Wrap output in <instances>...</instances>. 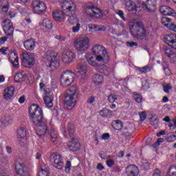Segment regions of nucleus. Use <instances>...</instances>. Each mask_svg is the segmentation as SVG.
I'll return each instance as SVG.
<instances>
[{
    "label": "nucleus",
    "mask_w": 176,
    "mask_h": 176,
    "mask_svg": "<svg viewBox=\"0 0 176 176\" xmlns=\"http://www.w3.org/2000/svg\"><path fill=\"white\" fill-rule=\"evenodd\" d=\"M94 83L96 85H101L102 83L103 78L100 74H95L93 76Z\"/></svg>",
    "instance_id": "nucleus-36"
},
{
    "label": "nucleus",
    "mask_w": 176,
    "mask_h": 176,
    "mask_svg": "<svg viewBox=\"0 0 176 176\" xmlns=\"http://www.w3.org/2000/svg\"><path fill=\"white\" fill-rule=\"evenodd\" d=\"M126 45L130 47H134V46H138V43L135 42H126Z\"/></svg>",
    "instance_id": "nucleus-56"
},
{
    "label": "nucleus",
    "mask_w": 176,
    "mask_h": 176,
    "mask_svg": "<svg viewBox=\"0 0 176 176\" xmlns=\"http://www.w3.org/2000/svg\"><path fill=\"white\" fill-rule=\"evenodd\" d=\"M130 32L132 35H134L137 39H144L145 36H148L149 35V30H145V26L144 25V23L141 21H138L135 23V25L130 28Z\"/></svg>",
    "instance_id": "nucleus-4"
},
{
    "label": "nucleus",
    "mask_w": 176,
    "mask_h": 176,
    "mask_svg": "<svg viewBox=\"0 0 176 176\" xmlns=\"http://www.w3.org/2000/svg\"><path fill=\"white\" fill-rule=\"evenodd\" d=\"M63 134L67 138H68V135L72 138V140L67 144L68 148L70 151L76 152V151H79V149H80V144H79V141L78 139L74 138V134H75V125L69 123L67 126V130L65 131Z\"/></svg>",
    "instance_id": "nucleus-3"
},
{
    "label": "nucleus",
    "mask_w": 176,
    "mask_h": 176,
    "mask_svg": "<svg viewBox=\"0 0 176 176\" xmlns=\"http://www.w3.org/2000/svg\"><path fill=\"white\" fill-rule=\"evenodd\" d=\"M62 8L63 10H68L69 12H75L76 6L72 0H65L63 4Z\"/></svg>",
    "instance_id": "nucleus-19"
},
{
    "label": "nucleus",
    "mask_w": 176,
    "mask_h": 176,
    "mask_svg": "<svg viewBox=\"0 0 176 176\" xmlns=\"http://www.w3.org/2000/svg\"><path fill=\"white\" fill-rule=\"evenodd\" d=\"M2 25L5 34L8 36H12L13 32H14V28H13V23L9 19H4L2 22Z\"/></svg>",
    "instance_id": "nucleus-13"
},
{
    "label": "nucleus",
    "mask_w": 176,
    "mask_h": 176,
    "mask_svg": "<svg viewBox=\"0 0 176 176\" xmlns=\"http://www.w3.org/2000/svg\"><path fill=\"white\" fill-rule=\"evenodd\" d=\"M166 28L168 30H170V31H174L176 32V25L170 22L168 25H166Z\"/></svg>",
    "instance_id": "nucleus-42"
},
{
    "label": "nucleus",
    "mask_w": 176,
    "mask_h": 176,
    "mask_svg": "<svg viewBox=\"0 0 176 176\" xmlns=\"http://www.w3.org/2000/svg\"><path fill=\"white\" fill-rule=\"evenodd\" d=\"M163 50L165 52L166 56L168 57L169 58H173L174 60H176V54L173 52V50L171 48H169L167 46H164Z\"/></svg>",
    "instance_id": "nucleus-24"
},
{
    "label": "nucleus",
    "mask_w": 176,
    "mask_h": 176,
    "mask_svg": "<svg viewBox=\"0 0 176 176\" xmlns=\"http://www.w3.org/2000/svg\"><path fill=\"white\" fill-rule=\"evenodd\" d=\"M18 138H25V135H27V130L23 126H21L17 129Z\"/></svg>",
    "instance_id": "nucleus-29"
},
{
    "label": "nucleus",
    "mask_w": 176,
    "mask_h": 176,
    "mask_svg": "<svg viewBox=\"0 0 176 176\" xmlns=\"http://www.w3.org/2000/svg\"><path fill=\"white\" fill-rule=\"evenodd\" d=\"M46 67L58 68L60 60H57V53L54 51H47L44 58Z\"/></svg>",
    "instance_id": "nucleus-6"
},
{
    "label": "nucleus",
    "mask_w": 176,
    "mask_h": 176,
    "mask_svg": "<svg viewBox=\"0 0 176 176\" xmlns=\"http://www.w3.org/2000/svg\"><path fill=\"white\" fill-rule=\"evenodd\" d=\"M99 156L100 157H101L102 160H105V159H107V153H105V151H100L99 153Z\"/></svg>",
    "instance_id": "nucleus-53"
},
{
    "label": "nucleus",
    "mask_w": 176,
    "mask_h": 176,
    "mask_svg": "<svg viewBox=\"0 0 176 176\" xmlns=\"http://www.w3.org/2000/svg\"><path fill=\"white\" fill-rule=\"evenodd\" d=\"M25 101V96L23 95L19 98V102H20V104H24Z\"/></svg>",
    "instance_id": "nucleus-62"
},
{
    "label": "nucleus",
    "mask_w": 176,
    "mask_h": 176,
    "mask_svg": "<svg viewBox=\"0 0 176 176\" xmlns=\"http://www.w3.org/2000/svg\"><path fill=\"white\" fill-rule=\"evenodd\" d=\"M25 78H27L25 74L23 73H18L14 76V81L16 82V83H20V82H23Z\"/></svg>",
    "instance_id": "nucleus-32"
},
{
    "label": "nucleus",
    "mask_w": 176,
    "mask_h": 176,
    "mask_svg": "<svg viewBox=\"0 0 176 176\" xmlns=\"http://www.w3.org/2000/svg\"><path fill=\"white\" fill-rule=\"evenodd\" d=\"M92 52L94 56H96L97 61H99V63H108L109 56L104 47L100 45H94L92 48Z\"/></svg>",
    "instance_id": "nucleus-5"
},
{
    "label": "nucleus",
    "mask_w": 176,
    "mask_h": 176,
    "mask_svg": "<svg viewBox=\"0 0 176 176\" xmlns=\"http://www.w3.org/2000/svg\"><path fill=\"white\" fill-rule=\"evenodd\" d=\"M109 137H111V135H109V133H104V134L102 135V140H108V139L109 138Z\"/></svg>",
    "instance_id": "nucleus-64"
},
{
    "label": "nucleus",
    "mask_w": 176,
    "mask_h": 176,
    "mask_svg": "<svg viewBox=\"0 0 176 176\" xmlns=\"http://www.w3.org/2000/svg\"><path fill=\"white\" fill-rule=\"evenodd\" d=\"M71 171V162L67 161L65 165V172L69 173Z\"/></svg>",
    "instance_id": "nucleus-50"
},
{
    "label": "nucleus",
    "mask_w": 176,
    "mask_h": 176,
    "mask_svg": "<svg viewBox=\"0 0 176 176\" xmlns=\"http://www.w3.org/2000/svg\"><path fill=\"white\" fill-rule=\"evenodd\" d=\"M9 50V47H3L1 49L0 48V53H2V54H4V56H6V52Z\"/></svg>",
    "instance_id": "nucleus-54"
},
{
    "label": "nucleus",
    "mask_w": 176,
    "mask_h": 176,
    "mask_svg": "<svg viewBox=\"0 0 176 176\" xmlns=\"http://www.w3.org/2000/svg\"><path fill=\"white\" fill-rule=\"evenodd\" d=\"M9 61L12 64L14 68H19V56H17V54H11L9 58Z\"/></svg>",
    "instance_id": "nucleus-22"
},
{
    "label": "nucleus",
    "mask_w": 176,
    "mask_h": 176,
    "mask_svg": "<svg viewBox=\"0 0 176 176\" xmlns=\"http://www.w3.org/2000/svg\"><path fill=\"white\" fill-rule=\"evenodd\" d=\"M153 176H162V172H160V170H159V168H156L154 171Z\"/></svg>",
    "instance_id": "nucleus-58"
},
{
    "label": "nucleus",
    "mask_w": 176,
    "mask_h": 176,
    "mask_svg": "<svg viewBox=\"0 0 176 176\" xmlns=\"http://www.w3.org/2000/svg\"><path fill=\"white\" fill-rule=\"evenodd\" d=\"M164 42L173 49L176 50V34H167L164 37Z\"/></svg>",
    "instance_id": "nucleus-14"
},
{
    "label": "nucleus",
    "mask_w": 176,
    "mask_h": 176,
    "mask_svg": "<svg viewBox=\"0 0 176 176\" xmlns=\"http://www.w3.org/2000/svg\"><path fill=\"white\" fill-rule=\"evenodd\" d=\"M0 176H10L8 170H0Z\"/></svg>",
    "instance_id": "nucleus-59"
},
{
    "label": "nucleus",
    "mask_w": 176,
    "mask_h": 176,
    "mask_svg": "<svg viewBox=\"0 0 176 176\" xmlns=\"http://www.w3.org/2000/svg\"><path fill=\"white\" fill-rule=\"evenodd\" d=\"M22 65L31 68L35 65V58L32 54H23L22 57Z\"/></svg>",
    "instance_id": "nucleus-11"
},
{
    "label": "nucleus",
    "mask_w": 176,
    "mask_h": 176,
    "mask_svg": "<svg viewBox=\"0 0 176 176\" xmlns=\"http://www.w3.org/2000/svg\"><path fill=\"white\" fill-rule=\"evenodd\" d=\"M118 100V98L116 97V95L111 94L108 96V100L113 104V102H115V100Z\"/></svg>",
    "instance_id": "nucleus-43"
},
{
    "label": "nucleus",
    "mask_w": 176,
    "mask_h": 176,
    "mask_svg": "<svg viewBox=\"0 0 176 176\" xmlns=\"http://www.w3.org/2000/svg\"><path fill=\"white\" fill-rule=\"evenodd\" d=\"M10 120H12L10 116H3L0 119V124L1 126H7L10 122Z\"/></svg>",
    "instance_id": "nucleus-28"
},
{
    "label": "nucleus",
    "mask_w": 176,
    "mask_h": 176,
    "mask_svg": "<svg viewBox=\"0 0 176 176\" xmlns=\"http://www.w3.org/2000/svg\"><path fill=\"white\" fill-rule=\"evenodd\" d=\"M162 67H163V68H164V71H166V69L167 71H169V69H168V65L167 64V63L163 62V63H162Z\"/></svg>",
    "instance_id": "nucleus-63"
},
{
    "label": "nucleus",
    "mask_w": 176,
    "mask_h": 176,
    "mask_svg": "<svg viewBox=\"0 0 176 176\" xmlns=\"http://www.w3.org/2000/svg\"><path fill=\"white\" fill-rule=\"evenodd\" d=\"M29 116L30 122L34 126H39L37 134L39 137H43L47 131V120L43 118V111L37 104H33L29 109Z\"/></svg>",
    "instance_id": "nucleus-1"
},
{
    "label": "nucleus",
    "mask_w": 176,
    "mask_h": 176,
    "mask_svg": "<svg viewBox=\"0 0 176 176\" xmlns=\"http://www.w3.org/2000/svg\"><path fill=\"white\" fill-rule=\"evenodd\" d=\"M85 58L89 65H92V67H96L97 65V63L96 62V58L90 54V52H87L85 55Z\"/></svg>",
    "instance_id": "nucleus-25"
},
{
    "label": "nucleus",
    "mask_w": 176,
    "mask_h": 176,
    "mask_svg": "<svg viewBox=\"0 0 176 176\" xmlns=\"http://www.w3.org/2000/svg\"><path fill=\"white\" fill-rule=\"evenodd\" d=\"M121 28H122V31L120 32V35H126V34H127V31H126V28L124 27V24L123 23H120V24Z\"/></svg>",
    "instance_id": "nucleus-44"
},
{
    "label": "nucleus",
    "mask_w": 176,
    "mask_h": 176,
    "mask_svg": "<svg viewBox=\"0 0 176 176\" xmlns=\"http://www.w3.org/2000/svg\"><path fill=\"white\" fill-rule=\"evenodd\" d=\"M60 83L63 87H68L74 83V74L71 70H66L60 76Z\"/></svg>",
    "instance_id": "nucleus-7"
},
{
    "label": "nucleus",
    "mask_w": 176,
    "mask_h": 176,
    "mask_svg": "<svg viewBox=\"0 0 176 176\" xmlns=\"http://www.w3.org/2000/svg\"><path fill=\"white\" fill-rule=\"evenodd\" d=\"M32 8L33 12L37 14H41V13H43V12L46 10V5H45V3L37 0L32 2Z\"/></svg>",
    "instance_id": "nucleus-12"
},
{
    "label": "nucleus",
    "mask_w": 176,
    "mask_h": 176,
    "mask_svg": "<svg viewBox=\"0 0 176 176\" xmlns=\"http://www.w3.org/2000/svg\"><path fill=\"white\" fill-rule=\"evenodd\" d=\"M171 140H176V135H170L169 136H168V138H167L168 142H171Z\"/></svg>",
    "instance_id": "nucleus-60"
},
{
    "label": "nucleus",
    "mask_w": 176,
    "mask_h": 176,
    "mask_svg": "<svg viewBox=\"0 0 176 176\" xmlns=\"http://www.w3.org/2000/svg\"><path fill=\"white\" fill-rule=\"evenodd\" d=\"M137 3H138V0H125V5L129 12H140L141 10Z\"/></svg>",
    "instance_id": "nucleus-15"
},
{
    "label": "nucleus",
    "mask_w": 176,
    "mask_h": 176,
    "mask_svg": "<svg viewBox=\"0 0 176 176\" xmlns=\"http://www.w3.org/2000/svg\"><path fill=\"white\" fill-rule=\"evenodd\" d=\"M43 27H45V28H47V30H52L53 25L52 23V21L49 19H45L43 21L42 23Z\"/></svg>",
    "instance_id": "nucleus-35"
},
{
    "label": "nucleus",
    "mask_w": 176,
    "mask_h": 176,
    "mask_svg": "<svg viewBox=\"0 0 176 176\" xmlns=\"http://www.w3.org/2000/svg\"><path fill=\"white\" fill-rule=\"evenodd\" d=\"M117 13L118 14V15L120 16V17L124 21H126V18L124 17V13L123 12V11L122 10H118L117 12Z\"/></svg>",
    "instance_id": "nucleus-52"
},
{
    "label": "nucleus",
    "mask_w": 176,
    "mask_h": 176,
    "mask_svg": "<svg viewBox=\"0 0 176 176\" xmlns=\"http://www.w3.org/2000/svg\"><path fill=\"white\" fill-rule=\"evenodd\" d=\"M3 96L5 100H12V97L14 96V87H8L7 89H6Z\"/></svg>",
    "instance_id": "nucleus-21"
},
{
    "label": "nucleus",
    "mask_w": 176,
    "mask_h": 176,
    "mask_svg": "<svg viewBox=\"0 0 176 176\" xmlns=\"http://www.w3.org/2000/svg\"><path fill=\"white\" fill-rule=\"evenodd\" d=\"M99 72H100V74H104L106 76H108L111 72V69L108 68L107 65H103L99 67Z\"/></svg>",
    "instance_id": "nucleus-33"
},
{
    "label": "nucleus",
    "mask_w": 176,
    "mask_h": 176,
    "mask_svg": "<svg viewBox=\"0 0 176 176\" xmlns=\"http://www.w3.org/2000/svg\"><path fill=\"white\" fill-rule=\"evenodd\" d=\"M142 6L144 10H146V12H152V8H151V5L144 3L142 4Z\"/></svg>",
    "instance_id": "nucleus-45"
},
{
    "label": "nucleus",
    "mask_w": 176,
    "mask_h": 176,
    "mask_svg": "<svg viewBox=\"0 0 176 176\" xmlns=\"http://www.w3.org/2000/svg\"><path fill=\"white\" fill-rule=\"evenodd\" d=\"M138 167L134 165H129L126 168V174L128 176H137L138 175Z\"/></svg>",
    "instance_id": "nucleus-20"
},
{
    "label": "nucleus",
    "mask_w": 176,
    "mask_h": 176,
    "mask_svg": "<svg viewBox=\"0 0 176 176\" xmlns=\"http://www.w3.org/2000/svg\"><path fill=\"white\" fill-rule=\"evenodd\" d=\"M88 28L91 32H94L96 31H105L107 30V28L105 26H100L98 25H89Z\"/></svg>",
    "instance_id": "nucleus-23"
},
{
    "label": "nucleus",
    "mask_w": 176,
    "mask_h": 176,
    "mask_svg": "<svg viewBox=\"0 0 176 176\" xmlns=\"http://www.w3.org/2000/svg\"><path fill=\"white\" fill-rule=\"evenodd\" d=\"M99 115L102 118H111L112 116V111L108 109H103L100 111Z\"/></svg>",
    "instance_id": "nucleus-30"
},
{
    "label": "nucleus",
    "mask_w": 176,
    "mask_h": 176,
    "mask_svg": "<svg viewBox=\"0 0 176 176\" xmlns=\"http://www.w3.org/2000/svg\"><path fill=\"white\" fill-rule=\"evenodd\" d=\"M6 41H8L7 36L0 38V45H3V43H5Z\"/></svg>",
    "instance_id": "nucleus-61"
},
{
    "label": "nucleus",
    "mask_w": 176,
    "mask_h": 176,
    "mask_svg": "<svg viewBox=\"0 0 176 176\" xmlns=\"http://www.w3.org/2000/svg\"><path fill=\"white\" fill-rule=\"evenodd\" d=\"M75 58V54L71 50H67L65 54L63 55L62 60L65 64H71Z\"/></svg>",
    "instance_id": "nucleus-17"
},
{
    "label": "nucleus",
    "mask_w": 176,
    "mask_h": 176,
    "mask_svg": "<svg viewBox=\"0 0 176 176\" xmlns=\"http://www.w3.org/2000/svg\"><path fill=\"white\" fill-rule=\"evenodd\" d=\"M78 98H79L78 87L76 86L70 87L65 94V105L67 109L71 111L75 107Z\"/></svg>",
    "instance_id": "nucleus-2"
},
{
    "label": "nucleus",
    "mask_w": 176,
    "mask_h": 176,
    "mask_svg": "<svg viewBox=\"0 0 176 176\" xmlns=\"http://www.w3.org/2000/svg\"><path fill=\"white\" fill-rule=\"evenodd\" d=\"M139 71L140 72H142V74H146V72H148V66L139 68Z\"/></svg>",
    "instance_id": "nucleus-55"
},
{
    "label": "nucleus",
    "mask_w": 176,
    "mask_h": 176,
    "mask_svg": "<svg viewBox=\"0 0 176 176\" xmlns=\"http://www.w3.org/2000/svg\"><path fill=\"white\" fill-rule=\"evenodd\" d=\"M53 18L56 21L61 22L64 20V12L56 11L52 14Z\"/></svg>",
    "instance_id": "nucleus-26"
},
{
    "label": "nucleus",
    "mask_w": 176,
    "mask_h": 176,
    "mask_svg": "<svg viewBox=\"0 0 176 176\" xmlns=\"http://www.w3.org/2000/svg\"><path fill=\"white\" fill-rule=\"evenodd\" d=\"M106 164L108 167H112V166H115V161L112 159L108 160L106 162Z\"/></svg>",
    "instance_id": "nucleus-49"
},
{
    "label": "nucleus",
    "mask_w": 176,
    "mask_h": 176,
    "mask_svg": "<svg viewBox=\"0 0 176 176\" xmlns=\"http://www.w3.org/2000/svg\"><path fill=\"white\" fill-rule=\"evenodd\" d=\"M49 134L50 136V141H52V142H56L58 137L57 135V132H56L54 129H50L49 131Z\"/></svg>",
    "instance_id": "nucleus-34"
},
{
    "label": "nucleus",
    "mask_w": 176,
    "mask_h": 176,
    "mask_svg": "<svg viewBox=\"0 0 176 176\" xmlns=\"http://www.w3.org/2000/svg\"><path fill=\"white\" fill-rule=\"evenodd\" d=\"M68 21L69 24L74 25V24H78V19H76L74 16H71L68 19Z\"/></svg>",
    "instance_id": "nucleus-41"
},
{
    "label": "nucleus",
    "mask_w": 176,
    "mask_h": 176,
    "mask_svg": "<svg viewBox=\"0 0 176 176\" xmlns=\"http://www.w3.org/2000/svg\"><path fill=\"white\" fill-rule=\"evenodd\" d=\"M74 46L78 52H86L89 49V46H90L89 40L87 37L77 40Z\"/></svg>",
    "instance_id": "nucleus-9"
},
{
    "label": "nucleus",
    "mask_w": 176,
    "mask_h": 176,
    "mask_svg": "<svg viewBox=\"0 0 176 176\" xmlns=\"http://www.w3.org/2000/svg\"><path fill=\"white\" fill-rule=\"evenodd\" d=\"M45 105L48 107V108H52L53 107V96L52 95L50 96H46L43 98Z\"/></svg>",
    "instance_id": "nucleus-31"
},
{
    "label": "nucleus",
    "mask_w": 176,
    "mask_h": 176,
    "mask_svg": "<svg viewBox=\"0 0 176 176\" xmlns=\"http://www.w3.org/2000/svg\"><path fill=\"white\" fill-rule=\"evenodd\" d=\"M167 176H176V166H173L169 168Z\"/></svg>",
    "instance_id": "nucleus-40"
},
{
    "label": "nucleus",
    "mask_w": 176,
    "mask_h": 176,
    "mask_svg": "<svg viewBox=\"0 0 176 176\" xmlns=\"http://www.w3.org/2000/svg\"><path fill=\"white\" fill-rule=\"evenodd\" d=\"M38 176H49V172L41 168V171L38 173Z\"/></svg>",
    "instance_id": "nucleus-48"
},
{
    "label": "nucleus",
    "mask_w": 176,
    "mask_h": 176,
    "mask_svg": "<svg viewBox=\"0 0 176 176\" xmlns=\"http://www.w3.org/2000/svg\"><path fill=\"white\" fill-rule=\"evenodd\" d=\"M80 29V24L79 23H76V26H74L72 28V31L73 32H78L79 31V30Z\"/></svg>",
    "instance_id": "nucleus-51"
},
{
    "label": "nucleus",
    "mask_w": 176,
    "mask_h": 176,
    "mask_svg": "<svg viewBox=\"0 0 176 176\" xmlns=\"http://www.w3.org/2000/svg\"><path fill=\"white\" fill-rule=\"evenodd\" d=\"M139 115H140L141 122H144V120L146 119V113L145 111L139 113Z\"/></svg>",
    "instance_id": "nucleus-46"
},
{
    "label": "nucleus",
    "mask_w": 176,
    "mask_h": 176,
    "mask_svg": "<svg viewBox=\"0 0 176 176\" xmlns=\"http://www.w3.org/2000/svg\"><path fill=\"white\" fill-rule=\"evenodd\" d=\"M23 46L26 50L32 52V50L35 49V46H36V41H35V38H30L24 41Z\"/></svg>",
    "instance_id": "nucleus-18"
},
{
    "label": "nucleus",
    "mask_w": 176,
    "mask_h": 176,
    "mask_svg": "<svg viewBox=\"0 0 176 176\" xmlns=\"http://www.w3.org/2000/svg\"><path fill=\"white\" fill-rule=\"evenodd\" d=\"M85 10L86 14L89 17H94L95 16V17L100 18L103 16L102 11L94 6H87Z\"/></svg>",
    "instance_id": "nucleus-8"
},
{
    "label": "nucleus",
    "mask_w": 176,
    "mask_h": 176,
    "mask_svg": "<svg viewBox=\"0 0 176 176\" xmlns=\"http://www.w3.org/2000/svg\"><path fill=\"white\" fill-rule=\"evenodd\" d=\"M77 72L80 75H86V73L87 72V67H86V65H80Z\"/></svg>",
    "instance_id": "nucleus-37"
},
{
    "label": "nucleus",
    "mask_w": 176,
    "mask_h": 176,
    "mask_svg": "<svg viewBox=\"0 0 176 176\" xmlns=\"http://www.w3.org/2000/svg\"><path fill=\"white\" fill-rule=\"evenodd\" d=\"M111 126L114 130H122L123 128V122L119 120H114L111 122Z\"/></svg>",
    "instance_id": "nucleus-27"
},
{
    "label": "nucleus",
    "mask_w": 176,
    "mask_h": 176,
    "mask_svg": "<svg viewBox=\"0 0 176 176\" xmlns=\"http://www.w3.org/2000/svg\"><path fill=\"white\" fill-rule=\"evenodd\" d=\"M160 12L164 16H171L172 17H175L176 12L175 11L171 8V7H168L167 6H162L160 8Z\"/></svg>",
    "instance_id": "nucleus-16"
},
{
    "label": "nucleus",
    "mask_w": 176,
    "mask_h": 176,
    "mask_svg": "<svg viewBox=\"0 0 176 176\" xmlns=\"http://www.w3.org/2000/svg\"><path fill=\"white\" fill-rule=\"evenodd\" d=\"M133 98L136 102H142V96L140 94H137V92L133 93Z\"/></svg>",
    "instance_id": "nucleus-39"
},
{
    "label": "nucleus",
    "mask_w": 176,
    "mask_h": 176,
    "mask_svg": "<svg viewBox=\"0 0 176 176\" xmlns=\"http://www.w3.org/2000/svg\"><path fill=\"white\" fill-rule=\"evenodd\" d=\"M163 89L165 93H170V90H171L173 87L170 86V85L167 84L166 85L163 86Z\"/></svg>",
    "instance_id": "nucleus-47"
},
{
    "label": "nucleus",
    "mask_w": 176,
    "mask_h": 176,
    "mask_svg": "<svg viewBox=\"0 0 176 176\" xmlns=\"http://www.w3.org/2000/svg\"><path fill=\"white\" fill-rule=\"evenodd\" d=\"M150 122H151V124H153V123H155V124H157V117H151L150 118Z\"/></svg>",
    "instance_id": "nucleus-57"
},
{
    "label": "nucleus",
    "mask_w": 176,
    "mask_h": 176,
    "mask_svg": "<svg viewBox=\"0 0 176 176\" xmlns=\"http://www.w3.org/2000/svg\"><path fill=\"white\" fill-rule=\"evenodd\" d=\"M161 21L163 25H164L165 27H167V25H168L171 22V18H168L164 16L162 18Z\"/></svg>",
    "instance_id": "nucleus-38"
},
{
    "label": "nucleus",
    "mask_w": 176,
    "mask_h": 176,
    "mask_svg": "<svg viewBox=\"0 0 176 176\" xmlns=\"http://www.w3.org/2000/svg\"><path fill=\"white\" fill-rule=\"evenodd\" d=\"M50 160L58 170H61L63 168L64 162L61 161V155L57 153H52L50 157Z\"/></svg>",
    "instance_id": "nucleus-10"
}]
</instances>
